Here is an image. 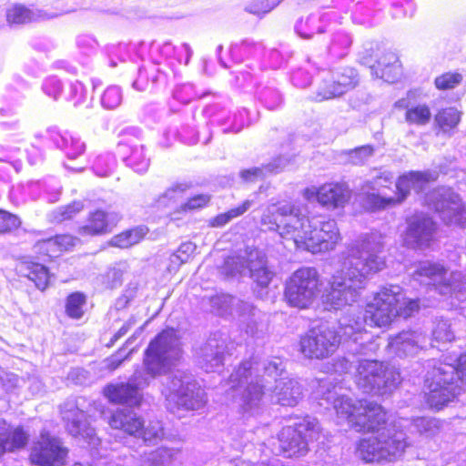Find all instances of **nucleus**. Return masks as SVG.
I'll return each mask as SVG.
<instances>
[{"label": "nucleus", "mask_w": 466, "mask_h": 466, "mask_svg": "<svg viewBox=\"0 0 466 466\" xmlns=\"http://www.w3.org/2000/svg\"><path fill=\"white\" fill-rule=\"evenodd\" d=\"M320 187H310L303 190L302 196L308 201L317 200L319 204Z\"/></svg>", "instance_id": "60"}, {"label": "nucleus", "mask_w": 466, "mask_h": 466, "mask_svg": "<svg viewBox=\"0 0 466 466\" xmlns=\"http://www.w3.org/2000/svg\"><path fill=\"white\" fill-rule=\"evenodd\" d=\"M67 452L59 439L43 432L31 448L30 460L37 466H62Z\"/></svg>", "instance_id": "18"}, {"label": "nucleus", "mask_w": 466, "mask_h": 466, "mask_svg": "<svg viewBox=\"0 0 466 466\" xmlns=\"http://www.w3.org/2000/svg\"><path fill=\"white\" fill-rule=\"evenodd\" d=\"M455 372V366L450 363H440L428 372L427 401L431 407L442 408L463 390Z\"/></svg>", "instance_id": "7"}, {"label": "nucleus", "mask_w": 466, "mask_h": 466, "mask_svg": "<svg viewBox=\"0 0 466 466\" xmlns=\"http://www.w3.org/2000/svg\"><path fill=\"white\" fill-rule=\"evenodd\" d=\"M28 434L20 427L12 428L5 421H0V457L6 451L24 448Z\"/></svg>", "instance_id": "27"}, {"label": "nucleus", "mask_w": 466, "mask_h": 466, "mask_svg": "<svg viewBox=\"0 0 466 466\" xmlns=\"http://www.w3.org/2000/svg\"><path fill=\"white\" fill-rule=\"evenodd\" d=\"M113 429L121 430L131 436L143 439L144 441H153L163 437V428L159 421H151L147 426L141 417L135 412L119 409L108 420Z\"/></svg>", "instance_id": "15"}, {"label": "nucleus", "mask_w": 466, "mask_h": 466, "mask_svg": "<svg viewBox=\"0 0 466 466\" xmlns=\"http://www.w3.org/2000/svg\"><path fill=\"white\" fill-rule=\"evenodd\" d=\"M462 80L459 73H445L435 78V86L440 90L451 89L457 86Z\"/></svg>", "instance_id": "46"}, {"label": "nucleus", "mask_w": 466, "mask_h": 466, "mask_svg": "<svg viewBox=\"0 0 466 466\" xmlns=\"http://www.w3.org/2000/svg\"><path fill=\"white\" fill-rule=\"evenodd\" d=\"M81 202H73L70 205L61 207L52 212V219L56 222H62L72 218L83 209Z\"/></svg>", "instance_id": "42"}, {"label": "nucleus", "mask_w": 466, "mask_h": 466, "mask_svg": "<svg viewBox=\"0 0 466 466\" xmlns=\"http://www.w3.org/2000/svg\"><path fill=\"white\" fill-rule=\"evenodd\" d=\"M414 278L436 287L441 294L451 295L466 289V280L458 271H449L439 263L424 261L419 264Z\"/></svg>", "instance_id": "14"}, {"label": "nucleus", "mask_w": 466, "mask_h": 466, "mask_svg": "<svg viewBox=\"0 0 466 466\" xmlns=\"http://www.w3.org/2000/svg\"><path fill=\"white\" fill-rule=\"evenodd\" d=\"M251 200H246L240 206L215 217L211 221V225L213 227H222L228 223L231 219L244 214L251 207Z\"/></svg>", "instance_id": "39"}, {"label": "nucleus", "mask_w": 466, "mask_h": 466, "mask_svg": "<svg viewBox=\"0 0 466 466\" xmlns=\"http://www.w3.org/2000/svg\"><path fill=\"white\" fill-rule=\"evenodd\" d=\"M319 205L329 209L343 207L350 198L349 187L341 183H326L320 186Z\"/></svg>", "instance_id": "25"}, {"label": "nucleus", "mask_w": 466, "mask_h": 466, "mask_svg": "<svg viewBox=\"0 0 466 466\" xmlns=\"http://www.w3.org/2000/svg\"><path fill=\"white\" fill-rule=\"evenodd\" d=\"M434 120L440 129L446 133L457 127L461 121V113L454 107L444 108L436 114Z\"/></svg>", "instance_id": "35"}, {"label": "nucleus", "mask_w": 466, "mask_h": 466, "mask_svg": "<svg viewBox=\"0 0 466 466\" xmlns=\"http://www.w3.org/2000/svg\"><path fill=\"white\" fill-rule=\"evenodd\" d=\"M383 248L384 237L379 232L362 234L347 246L341 268L332 276L330 289L323 295L327 309H341L357 301L367 279L386 267Z\"/></svg>", "instance_id": "1"}, {"label": "nucleus", "mask_w": 466, "mask_h": 466, "mask_svg": "<svg viewBox=\"0 0 466 466\" xmlns=\"http://www.w3.org/2000/svg\"><path fill=\"white\" fill-rule=\"evenodd\" d=\"M62 414L64 420L66 422V429L72 436L82 438L92 445L97 443L95 430L90 426L86 414L83 410L72 406L70 409L64 410Z\"/></svg>", "instance_id": "22"}, {"label": "nucleus", "mask_w": 466, "mask_h": 466, "mask_svg": "<svg viewBox=\"0 0 466 466\" xmlns=\"http://www.w3.org/2000/svg\"><path fill=\"white\" fill-rule=\"evenodd\" d=\"M128 165H130L137 172H145L149 165L148 159L147 158L143 147H136L132 150L128 158Z\"/></svg>", "instance_id": "44"}, {"label": "nucleus", "mask_w": 466, "mask_h": 466, "mask_svg": "<svg viewBox=\"0 0 466 466\" xmlns=\"http://www.w3.org/2000/svg\"><path fill=\"white\" fill-rule=\"evenodd\" d=\"M400 374L394 369L377 360L360 361L355 380L364 392L386 394L400 383Z\"/></svg>", "instance_id": "8"}, {"label": "nucleus", "mask_w": 466, "mask_h": 466, "mask_svg": "<svg viewBox=\"0 0 466 466\" xmlns=\"http://www.w3.org/2000/svg\"><path fill=\"white\" fill-rule=\"evenodd\" d=\"M123 269L120 268H111L101 277L102 283L107 289H114L122 283Z\"/></svg>", "instance_id": "48"}, {"label": "nucleus", "mask_w": 466, "mask_h": 466, "mask_svg": "<svg viewBox=\"0 0 466 466\" xmlns=\"http://www.w3.org/2000/svg\"><path fill=\"white\" fill-rule=\"evenodd\" d=\"M403 301V291L399 286L382 288L367 304L363 320L343 319L340 320L341 336L358 341L357 334L364 329L363 323L372 327H385L399 315L398 304Z\"/></svg>", "instance_id": "5"}, {"label": "nucleus", "mask_w": 466, "mask_h": 466, "mask_svg": "<svg viewBox=\"0 0 466 466\" xmlns=\"http://www.w3.org/2000/svg\"><path fill=\"white\" fill-rule=\"evenodd\" d=\"M60 147L69 158H76L86 150L85 143L82 142L79 137H74L68 133L61 137Z\"/></svg>", "instance_id": "36"}, {"label": "nucleus", "mask_w": 466, "mask_h": 466, "mask_svg": "<svg viewBox=\"0 0 466 466\" xmlns=\"http://www.w3.org/2000/svg\"><path fill=\"white\" fill-rule=\"evenodd\" d=\"M196 249L197 246L194 243L188 241L182 243L175 253L183 258L185 262H187L191 256L195 253Z\"/></svg>", "instance_id": "57"}, {"label": "nucleus", "mask_w": 466, "mask_h": 466, "mask_svg": "<svg viewBox=\"0 0 466 466\" xmlns=\"http://www.w3.org/2000/svg\"><path fill=\"white\" fill-rule=\"evenodd\" d=\"M340 343V335L331 328L319 327L301 337V353L309 359H325L331 356Z\"/></svg>", "instance_id": "17"}, {"label": "nucleus", "mask_w": 466, "mask_h": 466, "mask_svg": "<svg viewBox=\"0 0 466 466\" xmlns=\"http://www.w3.org/2000/svg\"><path fill=\"white\" fill-rule=\"evenodd\" d=\"M122 101V94L117 86H110L106 88L102 96V105L106 108L113 109L120 105Z\"/></svg>", "instance_id": "45"}, {"label": "nucleus", "mask_w": 466, "mask_h": 466, "mask_svg": "<svg viewBox=\"0 0 466 466\" xmlns=\"http://www.w3.org/2000/svg\"><path fill=\"white\" fill-rule=\"evenodd\" d=\"M210 201V196L206 194L197 195L181 205L177 212L193 211L206 207Z\"/></svg>", "instance_id": "49"}, {"label": "nucleus", "mask_w": 466, "mask_h": 466, "mask_svg": "<svg viewBox=\"0 0 466 466\" xmlns=\"http://www.w3.org/2000/svg\"><path fill=\"white\" fill-rule=\"evenodd\" d=\"M398 309L400 316L408 318L419 309V303L415 299H407L403 295V301L398 304Z\"/></svg>", "instance_id": "52"}, {"label": "nucleus", "mask_w": 466, "mask_h": 466, "mask_svg": "<svg viewBox=\"0 0 466 466\" xmlns=\"http://www.w3.org/2000/svg\"><path fill=\"white\" fill-rule=\"evenodd\" d=\"M370 68L377 77L387 82H394L400 74L398 57L392 52L383 54Z\"/></svg>", "instance_id": "30"}, {"label": "nucleus", "mask_w": 466, "mask_h": 466, "mask_svg": "<svg viewBox=\"0 0 466 466\" xmlns=\"http://www.w3.org/2000/svg\"><path fill=\"white\" fill-rule=\"evenodd\" d=\"M242 329L251 337H260L266 331L265 314L251 303L238 301L236 308Z\"/></svg>", "instance_id": "21"}, {"label": "nucleus", "mask_w": 466, "mask_h": 466, "mask_svg": "<svg viewBox=\"0 0 466 466\" xmlns=\"http://www.w3.org/2000/svg\"><path fill=\"white\" fill-rule=\"evenodd\" d=\"M371 411L374 419L370 424L374 428L366 429L365 431L372 434L360 441L357 447L358 456L367 462L392 461L400 458L411 444L405 431L411 423L405 419L389 423L381 406L371 407Z\"/></svg>", "instance_id": "4"}, {"label": "nucleus", "mask_w": 466, "mask_h": 466, "mask_svg": "<svg viewBox=\"0 0 466 466\" xmlns=\"http://www.w3.org/2000/svg\"><path fill=\"white\" fill-rule=\"evenodd\" d=\"M86 296L80 292L70 294L66 301V312L68 317L78 319L84 315Z\"/></svg>", "instance_id": "38"}, {"label": "nucleus", "mask_w": 466, "mask_h": 466, "mask_svg": "<svg viewBox=\"0 0 466 466\" xmlns=\"http://www.w3.org/2000/svg\"><path fill=\"white\" fill-rule=\"evenodd\" d=\"M240 175L245 181H255L264 176V169L260 167H253L241 171Z\"/></svg>", "instance_id": "59"}, {"label": "nucleus", "mask_w": 466, "mask_h": 466, "mask_svg": "<svg viewBox=\"0 0 466 466\" xmlns=\"http://www.w3.org/2000/svg\"><path fill=\"white\" fill-rule=\"evenodd\" d=\"M390 177L387 175L380 176L375 178L373 184L378 187H386V183L389 182Z\"/></svg>", "instance_id": "63"}, {"label": "nucleus", "mask_w": 466, "mask_h": 466, "mask_svg": "<svg viewBox=\"0 0 466 466\" xmlns=\"http://www.w3.org/2000/svg\"><path fill=\"white\" fill-rule=\"evenodd\" d=\"M358 83L357 74L353 69H346L345 73L338 76L336 81L324 83L319 87L316 99L319 101L339 96L354 88Z\"/></svg>", "instance_id": "24"}, {"label": "nucleus", "mask_w": 466, "mask_h": 466, "mask_svg": "<svg viewBox=\"0 0 466 466\" xmlns=\"http://www.w3.org/2000/svg\"><path fill=\"white\" fill-rule=\"evenodd\" d=\"M436 224L424 215L411 217L402 236L405 246L412 248H425L434 241Z\"/></svg>", "instance_id": "20"}, {"label": "nucleus", "mask_w": 466, "mask_h": 466, "mask_svg": "<svg viewBox=\"0 0 466 466\" xmlns=\"http://www.w3.org/2000/svg\"><path fill=\"white\" fill-rule=\"evenodd\" d=\"M114 158L110 155H100L94 162L93 168L97 176L106 177L112 170Z\"/></svg>", "instance_id": "50"}, {"label": "nucleus", "mask_w": 466, "mask_h": 466, "mask_svg": "<svg viewBox=\"0 0 466 466\" xmlns=\"http://www.w3.org/2000/svg\"><path fill=\"white\" fill-rule=\"evenodd\" d=\"M35 248L40 254L49 258H55L60 255L56 237L38 241L35 244Z\"/></svg>", "instance_id": "47"}, {"label": "nucleus", "mask_w": 466, "mask_h": 466, "mask_svg": "<svg viewBox=\"0 0 466 466\" xmlns=\"http://www.w3.org/2000/svg\"><path fill=\"white\" fill-rule=\"evenodd\" d=\"M178 451L173 449L159 448L146 454L141 466H173Z\"/></svg>", "instance_id": "32"}, {"label": "nucleus", "mask_w": 466, "mask_h": 466, "mask_svg": "<svg viewBox=\"0 0 466 466\" xmlns=\"http://www.w3.org/2000/svg\"><path fill=\"white\" fill-rule=\"evenodd\" d=\"M321 289L319 272L314 268L305 267L296 270L289 279L285 288L287 302L299 309H306L318 298Z\"/></svg>", "instance_id": "9"}, {"label": "nucleus", "mask_w": 466, "mask_h": 466, "mask_svg": "<svg viewBox=\"0 0 466 466\" xmlns=\"http://www.w3.org/2000/svg\"><path fill=\"white\" fill-rule=\"evenodd\" d=\"M168 401H173L187 410L202 408L207 400L204 390L187 372L177 370L170 378L167 387L162 390Z\"/></svg>", "instance_id": "11"}, {"label": "nucleus", "mask_w": 466, "mask_h": 466, "mask_svg": "<svg viewBox=\"0 0 466 466\" xmlns=\"http://www.w3.org/2000/svg\"><path fill=\"white\" fill-rule=\"evenodd\" d=\"M134 349L126 351L125 348L120 349L116 353L113 354L109 358L104 360L105 367L109 370H114L118 368L121 363L127 360L129 356L133 353Z\"/></svg>", "instance_id": "51"}, {"label": "nucleus", "mask_w": 466, "mask_h": 466, "mask_svg": "<svg viewBox=\"0 0 466 466\" xmlns=\"http://www.w3.org/2000/svg\"><path fill=\"white\" fill-rule=\"evenodd\" d=\"M413 426L419 431L420 433H427L437 427V421L431 419L418 418L414 420Z\"/></svg>", "instance_id": "55"}, {"label": "nucleus", "mask_w": 466, "mask_h": 466, "mask_svg": "<svg viewBox=\"0 0 466 466\" xmlns=\"http://www.w3.org/2000/svg\"><path fill=\"white\" fill-rule=\"evenodd\" d=\"M224 351L223 340L216 338L209 339L196 352L198 365L207 372L216 371L223 363Z\"/></svg>", "instance_id": "23"}, {"label": "nucleus", "mask_w": 466, "mask_h": 466, "mask_svg": "<svg viewBox=\"0 0 466 466\" xmlns=\"http://www.w3.org/2000/svg\"><path fill=\"white\" fill-rule=\"evenodd\" d=\"M379 406L368 400H354L348 396H338L333 400V408L336 411L338 423H347L357 431H365L373 429L370 421L374 419L371 407Z\"/></svg>", "instance_id": "13"}, {"label": "nucleus", "mask_w": 466, "mask_h": 466, "mask_svg": "<svg viewBox=\"0 0 466 466\" xmlns=\"http://www.w3.org/2000/svg\"><path fill=\"white\" fill-rule=\"evenodd\" d=\"M120 219V216L115 212H104L96 210L90 214L87 222L80 228L79 232L84 235H99L110 230L111 226Z\"/></svg>", "instance_id": "28"}, {"label": "nucleus", "mask_w": 466, "mask_h": 466, "mask_svg": "<svg viewBox=\"0 0 466 466\" xmlns=\"http://www.w3.org/2000/svg\"><path fill=\"white\" fill-rule=\"evenodd\" d=\"M46 15L40 11L33 12L23 5H15L6 11V19L10 24H25L44 18Z\"/></svg>", "instance_id": "34"}, {"label": "nucleus", "mask_w": 466, "mask_h": 466, "mask_svg": "<svg viewBox=\"0 0 466 466\" xmlns=\"http://www.w3.org/2000/svg\"><path fill=\"white\" fill-rule=\"evenodd\" d=\"M147 233V228L144 227H138L126 230L118 235L114 236L110 239L109 245L120 248H127L139 243Z\"/></svg>", "instance_id": "33"}, {"label": "nucleus", "mask_w": 466, "mask_h": 466, "mask_svg": "<svg viewBox=\"0 0 466 466\" xmlns=\"http://www.w3.org/2000/svg\"><path fill=\"white\" fill-rule=\"evenodd\" d=\"M320 428L315 419L305 418L295 427H284L279 433V452L291 458L303 456L308 451L309 442L317 441Z\"/></svg>", "instance_id": "10"}, {"label": "nucleus", "mask_w": 466, "mask_h": 466, "mask_svg": "<svg viewBox=\"0 0 466 466\" xmlns=\"http://www.w3.org/2000/svg\"><path fill=\"white\" fill-rule=\"evenodd\" d=\"M423 341L424 337L421 334L404 331L392 338L389 342V347L394 353L407 356L415 354Z\"/></svg>", "instance_id": "29"}, {"label": "nucleus", "mask_w": 466, "mask_h": 466, "mask_svg": "<svg viewBox=\"0 0 466 466\" xmlns=\"http://www.w3.org/2000/svg\"><path fill=\"white\" fill-rule=\"evenodd\" d=\"M455 374L457 375L463 390H466V353L458 359Z\"/></svg>", "instance_id": "58"}, {"label": "nucleus", "mask_w": 466, "mask_h": 466, "mask_svg": "<svg viewBox=\"0 0 466 466\" xmlns=\"http://www.w3.org/2000/svg\"><path fill=\"white\" fill-rule=\"evenodd\" d=\"M434 177L428 172L411 171L399 177L396 183V197H386L383 194H368L364 200L366 208L376 210L393 207L401 203L411 189L420 191Z\"/></svg>", "instance_id": "12"}, {"label": "nucleus", "mask_w": 466, "mask_h": 466, "mask_svg": "<svg viewBox=\"0 0 466 466\" xmlns=\"http://www.w3.org/2000/svg\"><path fill=\"white\" fill-rule=\"evenodd\" d=\"M130 323H126L124 324L120 329L114 335L113 337V341H116L118 339H120L122 336H124L125 334H127V332L128 331L129 328H130Z\"/></svg>", "instance_id": "64"}, {"label": "nucleus", "mask_w": 466, "mask_h": 466, "mask_svg": "<svg viewBox=\"0 0 466 466\" xmlns=\"http://www.w3.org/2000/svg\"><path fill=\"white\" fill-rule=\"evenodd\" d=\"M431 118V113L426 105H419L409 108L405 114V119L409 124L417 126L427 125Z\"/></svg>", "instance_id": "37"}, {"label": "nucleus", "mask_w": 466, "mask_h": 466, "mask_svg": "<svg viewBox=\"0 0 466 466\" xmlns=\"http://www.w3.org/2000/svg\"><path fill=\"white\" fill-rule=\"evenodd\" d=\"M226 269L229 274H245L246 270L249 272L250 278L261 287H267L271 279L272 272L268 269L264 257L258 251H251L247 261L243 258H228L225 262Z\"/></svg>", "instance_id": "19"}, {"label": "nucleus", "mask_w": 466, "mask_h": 466, "mask_svg": "<svg viewBox=\"0 0 466 466\" xmlns=\"http://www.w3.org/2000/svg\"><path fill=\"white\" fill-rule=\"evenodd\" d=\"M182 356V349L177 331L163 330L148 345L145 351L143 367L137 369L127 383L108 385L105 396L114 403L137 405L141 400L140 390L147 387L158 376L167 372Z\"/></svg>", "instance_id": "3"}, {"label": "nucleus", "mask_w": 466, "mask_h": 466, "mask_svg": "<svg viewBox=\"0 0 466 466\" xmlns=\"http://www.w3.org/2000/svg\"><path fill=\"white\" fill-rule=\"evenodd\" d=\"M427 204L439 213L447 225L464 226L466 210L460 197L450 188H438L426 197Z\"/></svg>", "instance_id": "16"}, {"label": "nucleus", "mask_w": 466, "mask_h": 466, "mask_svg": "<svg viewBox=\"0 0 466 466\" xmlns=\"http://www.w3.org/2000/svg\"><path fill=\"white\" fill-rule=\"evenodd\" d=\"M252 370V363L245 361L230 375L233 387L241 391L236 403L238 412L245 418L260 414L264 408L263 386L253 377Z\"/></svg>", "instance_id": "6"}, {"label": "nucleus", "mask_w": 466, "mask_h": 466, "mask_svg": "<svg viewBox=\"0 0 466 466\" xmlns=\"http://www.w3.org/2000/svg\"><path fill=\"white\" fill-rule=\"evenodd\" d=\"M60 254L74 248L78 239L71 235H60L56 237Z\"/></svg>", "instance_id": "53"}, {"label": "nucleus", "mask_w": 466, "mask_h": 466, "mask_svg": "<svg viewBox=\"0 0 466 466\" xmlns=\"http://www.w3.org/2000/svg\"><path fill=\"white\" fill-rule=\"evenodd\" d=\"M19 270L24 276L32 280L37 289L45 290L47 288L50 276L44 265L25 261L21 263Z\"/></svg>", "instance_id": "31"}, {"label": "nucleus", "mask_w": 466, "mask_h": 466, "mask_svg": "<svg viewBox=\"0 0 466 466\" xmlns=\"http://www.w3.org/2000/svg\"><path fill=\"white\" fill-rule=\"evenodd\" d=\"M43 88L45 93L54 99H57L62 90L60 81L54 78L46 80Z\"/></svg>", "instance_id": "54"}, {"label": "nucleus", "mask_w": 466, "mask_h": 466, "mask_svg": "<svg viewBox=\"0 0 466 466\" xmlns=\"http://www.w3.org/2000/svg\"><path fill=\"white\" fill-rule=\"evenodd\" d=\"M433 339L437 342L446 343L454 339V333L451 329V324L447 320H438L432 330Z\"/></svg>", "instance_id": "41"}, {"label": "nucleus", "mask_w": 466, "mask_h": 466, "mask_svg": "<svg viewBox=\"0 0 466 466\" xmlns=\"http://www.w3.org/2000/svg\"><path fill=\"white\" fill-rule=\"evenodd\" d=\"M261 223L278 231L282 238L292 240L297 248L311 253L333 250L341 239L335 220L309 218L302 213V206L296 202L268 206Z\"/></svg>", "instance_id": "2"}, {"label": "nucleus", "mask_w": 466, "mask_h": 466, "mask_svg": "<svg viewBox=\"0 0 466 466\" xmlns=\"http://www.w3.org/2000/svg\"><path fill=\"white\" fill-rule=\"evenodd\" d=\"M303 75H304V73L301 71H298L293 75L292 81L295 86H299V87H306L307 86L309 85V83H310L309 76H307L303 81L300 80V78Z\"/></svg>", "instance_id": "62"}, {"label": "nucleus", "mask_w": 466, "mask_h": 466, "mask_svg": "<svg viewBox=\"0 0 466 466\" xmlns=\"http://www.w3.org/2000/svg\"><path fill=\"white\" fill-rule=\"evenodd\" d=\"M373 154L370 146H364L352 152L351 159L355 164H360Z\"/></svg>", "instance_id": "56"}, {"label": "nucleus", "mask_w": 466, "mask_h": 466, "mask_svg": "<svg viewBox=\"0 0 466 466\" xmlns=\"http://www.w3.org/2000/svg\"><path fill=\"white\" fill-rule=\"evenodd\" d=\"M189 186L180 183L169 187L157 200L159 206H168L171 201H176L183 197Z\"/></svg>", "instance_id": "43"}, {"label": "nucleus", "mask_w": 466, "mask_h": 466, "mask_svg": "<svg viewBox=\"0 0 466 466\" xmlns=\"http://www.w3.org/2000/svg\"><path fill=\"white\" fill-rule=\"evenodd\" d=\"M273 398L282 406L294 407L302 398L301 386L293 379H280L276 382Z\"/></svg>", "instance_id": "26"}, {"label": "nucleus", "mask_w": 466, "mask_h": 466, "mask_svg": "<svg viewBox=\"0 0 466 466\" xmlns=\"http://www.w3.org/2000/svg\"><path fill=\"white\" fill-rule=\"evenodd\" d=\"M169 263L167 267V269L168 270V272L170 273H173V272H176L179 267L186 263L183 258H181L180 257H178V255H177L176 253L172 254L170 257H169V259H168Z\"/></svg>", "instance_id": "61"}, {"label": "nucleus", "mask_w": 466, "mask_h": 466, "mask_svg": "<svg viewBox=\"0 0 466 466\" xmlns=\"http://www.w3.org/2000/svg\"><path fill=\"white\" fill-rule=\"evenodd\" d=\"M22 221L20 218L5 209H0V235L14 232L20 228Z\"/></svg>", "instance_id": "40"}]
</instances>
